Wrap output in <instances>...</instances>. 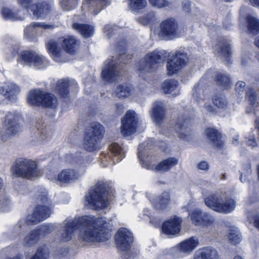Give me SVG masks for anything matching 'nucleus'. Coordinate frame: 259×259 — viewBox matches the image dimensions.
<instances>
[{"label":"nucleus","mask_w":259,"mask_h":259,"mask_svg":"<svg viewBox=\"0 0 259 259\" xmlns=\"http://www.w3.org/2000/svg\"><path fill=\"white\" fill-rule=\"evenodd\" d=\"M213 104L219 108L224 109L227 107V102L223 97H216L213 99Z\"/></svg>","instance_id":"53"},{"label":"nucleus","mask_w":259,"mask_h":259,"mask_svg":"<svg viewBox=\"0 0 259 259\" xmlns=\"http://www.w3.org/2000/svg\"><path fill=\"white\" fill-rule=\"evenodd\" d=\"M110 4V0H83L81 7L83 13L97 15Z\"/></svg>","instance_id":"17"},{"label":"nucleus","mask_w":259,"mask_h":259,"mask_svg":"<svg viewBox=\"0 0 259 259\" xmlns=\"http://www.w3.org/2000/svg\"><path fill=\"white\" fill-rule=\"evenodd\" d=\"M191 123L192 121L190 118L185 117L184 118L181 117L179 119L178 122L175 124L174 128L181 139H186L189 135L190 128L189 126Z\"/></svg>","instance_id":"27"},{"label":"nucleus","mask_w":259,"mask_h":259,"mask_svg":"<svg viewBox=\"0 0 259 259\" xmlns=\"http://www.w3.org/2000/svg\"><path fill=\"white\" fill-rule=\"evenodd\" d=\"M145 142L141 144L138 148V157L141 162H142L143 167L148 169H154L155 171L165 172L168 171L173 167L176 166L178 163V160L175 157H169L167 159L161 161L155 167L148 165L146 162H144L146 158V152L145 151Z\"/></svg>","instance_id":"11"},{"label":"nucleus","mask_w":259,"mask_h":259,"mask_svg":"<svg viewBox=\"0 0 259 259\" xmlns=\"http://www.w3.org/2000/svg\"><path fill=\"white\" fill-rule=\"evenodd\" d=\"M133 93V88L130 85L123 83L117 86L114 91V95L119 98H127Z\"/></svg>","instance_id":"37"},{"label":"nucleus","mask_w":259,"mask_h":259,"mask_svg":"<svg viewBox=\"0 0 259 259\" xmlns=\"http://www.w3.org/2000/svg\"><path fill=\"white\" fill-rule=\"evenodd\" d=\"M197 167L198 169L202 170H207L209 168L208 164L206 161H201L199 162L197 165Z\"/></svg>","instance_id":"61"},{"label":"nucleus","mask_w":259,"mask_h":259,"mask_svg":"<svg viewBox=\"0 0 259 259\" xmlns=\"http://www.w3.org/2000/svg\"><path fill=\"white\" fill-rule=\"evenodd\" d=\"M38 210L37 212L38 217H42V218L40 219L41 221H43L49 218L53 212L51 208L46 205H38L34 209V210Z\"/></svg>","instance_id":"46"},{"label":"nucleus","mask_w":259,"mask_h":259,"mask_svg":"<svg viewBox=\"0 0 259 259\" xmlns=\"http://www.w3.org/2000/svg\"><path fill=\"white\" fill-rule=\"evenodd\" d=\"M204 202L209 208L222 213H229L236 207L235 200L227 197L225 193L221 191L215 192L206 197Z\"/></svg>","instance_id":"5"},{"label":"nucleus","mask_w":259,"mask_h":259,"mask_svg":"<svg viewBox=\"0 0 259 259\" xmlns=\"http://www.w3.org/2000/svg\"><path fill=\"white\" fill-rule=\"evenodd\" d=\"M156 19V14L154 12L151 11L146 13L144 16L138 17L137 19V21L143 25H147L153 23Z\"/></svg>","instance_id":"48"},{"label":"nucleus","mask_w":259,"mask_h":259,"mask_svg":"<svg viewBox=\"0 0 259 259\" xmlns=\"http://www.w3.org/2000/svg\"><path fill=\"white\" fill-rule=\"evenodd\" d=\"M188 62V57L186 53L176 52L166 64L167 74L171 75L184 67Z\"/></svg>","instance_id":"16"},{"label":"nucleus","mask_w":259,"mask_h":259,"mask_svg":"<svg viewBox=\"0 0 259 259\" xmlns=\"http://www.w3.org/2000/svg\"><path fill=\"white\" fill-rule=\"evenodd\" d=\"M103 131L104 127L99 123H92L85 132L82 143L84 148L89 151L95 150Z\"/></svg>","instance_id":"9"},{"label":"nucleus","mask_w":259,"mask_h":259,"mask_svg":"<svg viewBox=\"0 0 259 259\" xmlns=\"http://www.w3.org/2000/svg\"><path fill=\"white\" fill-rule=\"evenodd\" d=\"M10 201L8 198H5L3 200H0V207L5 209L9 204Z\"/></svg>","instance_id":"62"},{"label":"nucleus","mask_w":259,"mask_h":259,"mask_svg":"<svg viewBox=\"0 0 259 259\" xmlns=\"http://www.w3.org/2000/svg\"><path fill=\"white\" fill-rule=\"evenodd\" d=\"M228 237L230 243L232 244H236L239 243L242 237L238 229L235 227L231 228Z\"/></svg>","instance_id":"47"},{"label":"nucleus","mask_w":259,"mask_h":259,"mask_svg":"<svg viewBox=\"0 0 259 259\" xmlns=\"http://www.w3.org/2000/svg\"><path fill=\"white\" fill-rule=\"evenodd\" d=\"M130 58L129 55L121 54L118 61L113 58L107 60L101 73L102 79L109 83L118 81L121 77V67L118 62L125 63L126 60Z\"/></svg>","instance_id":"7"},{"label":"nucleus","mask_w":259,"mask_h":259,"mask_svg":"<svg viewBox=\"0 0 259 259\" xmlns=\"http://www.w3.org/2000/svg\"><path fill=\"white\" fill-rule=\"evenodd\" d=\"M21 119V115L16 111L8 112L4 120L5 133L3 138L5 140L9 138L13 137L20 131L19 122Z\"/></svg>","instance_id":"13"},{"label":"nucleus","mask_w":259,"mask_h":259,"mask_svg":"<svg viewBox=\"0 0 259 259\" xmlns=\"http://www.w3.org/2000/svg\"><path fill=\"white\" fill-rule=\"evenodd\" d=\"M179 244L174 246L168 250H166V254H168L173 256H178L179 251Z\"/></svg>","instance_id":"58"},{"label":"nucleus","mask_w":259,"mask_h":259,"mask_svg":"<svg viewBox=\"0 0 259 259\" xmlns=\"http://www.w3.org/2000/svg\"><path fill=\"white\" fill-rule=\"evenodd\" d=\"M198 239L195 237L186 239L179 244L180 252L189 254L198 246Z\"/></svg>","instance_id":"32"},{"label":"nucleus","mask_w":259,"mask_h":259,"mask_svg":"<svg viewBox=\"0 0 259 259\" xmlns=\"http://www.w3.org/2000/svg\"><path fill=\"white\" fill-rule=\"evenodd\" d=\"M54 28V25L52 24L34 22L26 26L24 35L28 39H33L36 37L40 29H53Z\"/></svg>","instance_id":"22"},{"label":"nucleus","mask_w":259,"mask_h":259,"mask_svg":"<svg viewBox=\"0 0 259 259\" xmlns=\"http://www.w3.org/2000/svg\"><path fill=\"white\" fill-rule=\"evenodd\" d=\"M2 15L4 19L11 20H22L24 18L23 16L20 15L18 13H16L11 9L4 8L2 10Z\"/></svg>","instance_id":"45"},{"label":"nucleus","mask_w":259,"mask_h":259,"mask_svg":"<svg viewBox=\"0 0 259 259\" xmlns=\"http://www.w3.org/2000/svg\"><path fill=\"white\" fill-rule=\"evenodd\" d=\"M115 243L118 250L128 251L133 242L132 234L126 228L120 229L115 235Z\"/></svg>","instance_id":"18"},{"label":"nucleus","mask_w":259,"mask_h":259,"mask_svg":"<svg viewBox=\"0 0 259 259\" xmlns=\"http://www.w3.org/2000/svg\"><path fill=\"white\" fill-rule=\"evenodd\" d=\"M150 5L155 8L163 9L176 7L178 0H148Z\"/></svg>","instance_id":"36"},{"label":"nucleus","mask_w":259,"mask_h":259,"mask_svg":"<svg viewBox=\"0 0 259 259\" xmlns=\"http://www.w3.org/2000/svg\"><path fill=\"white\" fill-rule=\"evenodd\" d=\"M204 107L210 113L213 114L216 112L215 109L210 105H205Z\"/></svg>","instance_id":"64"},{"label":"nucleus","mask_w":259,"mask_h":259,"mask_svg":"<svg viewBox=\"0 0 259 259\" xmlns=\"http://www.w3.org/2000/svg\"><path fill=\"white\" fill-rule=\"evenodd\" d=\"M215 80L218 85L225 89L229 88L231 84L229 76L225 73L218 72L215 76Z\"/></svg>","instance_id":"41"},{"label":"nucleus","mask_w":259,"mask_h":259,"mask_svg":"<svg viewBox=\"0 0 259 259\" xmlns=\"http://www.w3.org/2000/svg\"><path fill=\"white\" fill-rule=\"evenodd\" d=\"M157 34L163 39H171L179 35L178 24L174 18L162 21L158 28Z\"/></svg>","instance_id":"14"},{"label":"nucleus","mask_w":259,"mask_h":259,"mask_svg":"<svg viewBox=\"0 0 259 259\" xmlns=\"http://www.w3.org/2000/svg\"><path fill=\"white\" fill-rule=\"evenodd\" d=\"M138 126V117L134 111H128L121 120V133L124 136L136 132Z\"/></svg>","instance_id":"15"},{"label":"nucleus","mask_w":259,"mask_h":259,"mask_svg":"<svg viewBox=\"0 0 259 259\" xmlns=\"http://www.w3.org/2000/svg\"><path fill=\"white\" fill-rule=\"evenodd\" d=\"M211 71H208L205 74V76L200 80V81L196 85H194L193 91L192 96L193 98L198 102L199 103L202 98L200 97L201 95L204 92L202 89L203 84L204 83V79L205 78H208L209 75H211Z\"/></svg>","instance_id":"39"},{"label":"nucleus","mask_w":259,"mask_h":259,"mask_svg":"<svg viewBox=\"0 0 259 259\" xmlns=\"http://www.w3.org/2000/svg\"><path fill=\"white\" fill-rule=\"evenodd\" d=\"M18 60L25 65L41 69L49 64L48 60L44 56L33 51H22Z\"/></svg>","instance_id":"12"},{"label":"nucleus","mask_w":259,"mask_h":259,"mask_svg":"<svg viewBox=\"0 0 259 259\" xmlns=\"http://www.w3.org/2000/svg\"><path fill=\"white\" fill-rule=\"evenodd\" d=\"M162 62L163 59L158 51L148 53L137 65L139 75L142 76L143 73L155 71Z\"/></svg>","instance_id":"10"},{"label":"nucleus","mask_w":259,"mask_h":259,"mask_svg":"<svg viewBox=\"0 0 259 259\" xmlns=\"http://www.w3.org/2000/svg\"><path fill=\"white\" fill-rule=\"evenodd\" d=\"M38 210H33L31 214L28 215L26 219L25 222L27 225H34L38 223L41 222L40 220L42 216L38 217L37 212Z\"/></svg>","instance_id":"51"},{"label":"nucleus","mask_w":259,"mask_h":259,"mask_svg":"<svg viewBox=\"0 0 259 259\" xmlns=\"http://www.w3.org/2000/svg\"><path fill=\"white\" fill-rule=\"evenodd\" d=\"M40 239L38 231L34 229L24 236L21 243L24 247H32L36 244Z\"/></svg>","instance_id":"31"},{"label":"nucleus","mask_w":259,"mask_h":259,"mask_svg":"<svg viewBox=\"0 0 259 259\" xmlns=\"http://www.w3.org/2000/svg\"><path fill=\"white\" fill-rule=\"evenodd\" d=\"M162 89L165 94H171L175 97L179 94L178 82L174 79L167 80L162 84Z\"/></svg>","instance_id":"35"},{"label":"nucleus","mask_w":259,"mask_h":259,"mask_svg":"<svg viewBox=\"0 0 259 259\" xmlns=\"http://www.w3.org/2000/svg\"><path fill=\"white\" fill-rule=\"evenodd\" d=\"M181 219L174 217L163 223L161 227L162 232L166 235H174L178 234L180 231Z\"/></svg>","instance_id":"25"},{"label":"nucleus","mask_w":259,"mask_h":259,"mask_svg":"<svg viewBox=\"0 0 259 259\" xmlns=\"http://www.w3.org/2000/svg\"><path fill=\"white\" fill-rule=\"evenodd\" d=\"M70 82L68 79H60L58 81L56 87V91L63 97H67L68 93V87Z\"/></svg>","instance_id":"43"},{"label":"nucleus","mask_w":259,"mask_h":259,"mask_svg":"<svg viewBox=\"0 0 259 259\" xmlns=\"http://www.w3.org/2000/svg\"><path fill=\"white\" fill-rule=\"evenodd\" d=\"M72 27L79 32L84 38L91 37L94 33V27L88 24L73 23Z\"/></svg>","instance_id":"33"},{"label":"nucleus","mask_w":259,"mask_h":259,"mask_svg":"<svg viewBox=\"0 0 259 259\" xmlns=\"http://www.w3.org/2000/svg\"><path fill=\"white\" fill-rule=\"evenodd\" d=\"M0 92L9 100H13L20 92V88L14 83H10L6 88H0Z\"/></svg>","instance_id":"34"},{"label":"nucleus","mask_w":259,"mask_h":259,"mask_svg":"<svg viewBox=\"0 0 259 259\" xmlns=\"http://www.w3.org/2000/svg\"><path fill=\"white\" fill-rule=\"evenodd\" d=\"M246 83L242 81H238L235 85V91L238 95H242L244 92Z\"/></svg>","instance_id":"56"},{"label":"nucleus","mask_w":259,"mask_h":259,"mask_svg":"<svg viewBox=\"0 0 259 259\" xmlns=\"http://www.w3.org/2000/svg\"><path fill=\"white\" fill-rule=\"evenodd\" d=\"M204 202L209 208L222 213H229L236 207L235 200L227 197L225 193L221 191L215 192L206 197Z\"/></svg>","instance_id":"4"},{"label":"nucleus","mask_w":259,"mask_h":259,"mask_svg":"<svg viewBox=\"0 0 259 259\" xmlns=\"http://www.w3.org/2000/svg\"><path fill=\"white\" fill-rule=\"evenodd\" d=\"M64 224L60 235L62 241L70 240L76 229L79 230V239L85 242H104L111 236L109 234L110 225L104 218L84 215L73 219L67 218Z\"/></svg>","instance_id":"1"},{"label":"nucleus","mask_w":259,"mask_h":259,"mask_svg":"<svg viewBox=\"0 0 259 259\" xmlns=\"http://www.w3.org/2000/svg\"><path fill=\"white\" fill-rule=\"evenodd\" d=\"M165 108V104L161 101H156L153 103L151 115L156 124H160L164 120Z\"/></svg>","instance_id":"26"},{"label":"nucleus","mask_w":259,"mask_h":259,"mask_svg":"<svg viewBox=\"0 0 259 259\" xmlns=\"http://www.w3.org/2000/svg\"><path fill=\"white\" fill-rule=\"evenodd\" d=\"M49 253L45 246H40L37 249L36 253L30 259H48Z\"/></svg>","instance_id":"49"},{"label":"nucleus","mask_w":259,"mask_h":259,"mask_svg":"<svg viewBox=\"0 0 259 259\" xmlns=\"http://www.w3.org/2000/svg\"><path fill=\"white\" fill-rule=\"evenodd\" d=\"M205 134L213 146L221 148L223 146L224 143L221 140V134L218 131L209 128L205 131Z\"/></svg>","instance_id":"30"},{"label":"nucleus","mask_w":259,"mask_h":259,"mask_svg":"<svg viewBox=\"0 0 259 259\" xmlns=\"http://www.w3.org/2000/svg\"><path fill=\"white\" fill-rule=\"evenodd\" d=\"M217 250L210 247H204L197 250L194 254V259H219Z\"/></svg>","instance_id":"29"},{"label":"nucleus","mask_w":259,"mask_h":259,"mask_svg":"<svg viewBox=\"0 0 259 259\" xmlns=\"http://www.w3.org/2000/svg\"><path fill=\"white\" fill-rule=\"evenodd\" d=\"M246 98L251 105L259 106V91L249 88L246 92Z\"/></svg>","instance_id":"44"},{"label":"nucleus","mask_w":259,"mask_h":259,"mask_svg":"<svg viewBox=\"0 0 259 259\" xmlns=\"http://www.w3.org/2000/svg\"><path fill=\"white\" fill-rule=\"evenodd\" d=\"M52 137V134H48L46 131H42L40 134V137L38 140V142L42 141L45 140L46 139L51 138Z\"/></svg>","instance_id":"60"},{"label":"nucleus","mask_w":259,"mask_h":259,"mask_svg":"<svg viewBox=\"0 0 259 259\" xmlns=\"http://www.w3.org/2000/svg\"><path fill=\"white\" fill-rule=\"evenodd\" d=\"M33 16L37 19H45L52 11V6L50 3L39 1L33 4L30 8Z\"/></svg>","instance_id":"20"},{"label":"nucleus","mask_w":259,"mask_h":259,"mask_svg":"<svg viewBox=\"0 0 259 259\" xmlns=\"http://www.w3.org/2000/svg\"><path fill=\"white\" fill-rule=\"evenodd\" d=\"M192 223L197 226L208 227L213 224L214 218L199 209H195L190 215Z\"/></svg>","instance_id":"23"},{"label":"nucleus","mask_w":259,"mask_h":259,"mask_svg":"<svg viewBox=\"0 0 259 259\" xmlns=\"http://www.w3.org/2000/svg\"><path fill=\"white\" fill-rule=\"evenodd\" d=\"M66 160L71 163L73 167L64 169L58 175L55 180L62 184L75 182L80 179L85 172V164L82 156L69 154L66 156Z\"/></svg>","instance_id":"2"},{"label":"nucleus","mask_w":259,"mask_h":259,"mask_svg":"<svg viewBox=\"0 0 259 259\" xmlns=\"http://www.w3.org/2000/svg\"><path fill=\"white\" fill-rule=\"evenodd\" d=\"M59 42L61 43L63 47V51L66 53V56L68 59V54H74L80 45L79 41L74 36L66 35L58 39Z\"/></svg>","instance_id":"24"},{"label":"nucleus","mask_w":259,"mask_h":259,"mask_svg":"<svg viewBox=\"0 0 259 259\" xmlns=\"http://www.w3.org/2000/svg\"><path fill=\"white\" fill-rule=\"evenodd\" d=\"M28 102L33 106H39L51 109H55L58 105L57 97L53 94L45 93L39 90L29 92Z\"/></svg>","instance_id":"8"},{"label":"nucleus","mask_w":259,"mask_h":259,"mask_svg":"<svg viewBox=\"0 0 259 259\" xmlns=\"http://www.w3.org/2000/svg\"><path fill=\"white\" fill-rule=\"evenodd\" d=\"M12 174L16 177L32 179L39 177L42 172L33 160L20 158L17 160L11 167Z\"/></svg>","instance_id":"6"},{"label":"nucleus","mask_w":259,"mask_h":259,"mask_svg":"<svg viewBox=\"0 0 259 259\" xmlns=\"http://www.w3.org/2000/svg\"><path fill=\"white\" fill-rule=\"evenodd\" d=\"M182 8L186 13H188L191 9V3L189 0H184L182 2Z\"/></svg>","instance_id":"59"},{"label":"nucleus","mask_w":259,"mask_h":259,"mask_svg":"<svg viewBox=\"0 0 259 259\" xmlns=\"http://www.w3.org/2000/svg\"><path fill=\"white\" fill-rule=\"evenodd\" d=\"M47 50L55 61L65 62L68 60L66 53L59 46L58 42L53 39L46 42Z\"/></svg>","instance_id":"21"},{"label":"nucleus","mask_w":259,"mask_h":259,"mask_svg":"<svg viewBox=\"0 0 259 259\" xmlns=\"http://www.w3.org/2000/svg\"><path fill=\"white\" fill-rule=\"evenodd\" d=\"M231 46L229 41L226 38H222L218 40L214 47L215 55L221 58L227 59L231 54Z\"/></svg>","instance_id":"28"},{"label":"nucleus","mask_w":259,"mask_h":259,"mask_svg":"<svg viewBox=\"0 0 259 259\" xmlns=\"http://www.w3.org/2000/svg\"><path fill=\"white\" fill-rule=\"evenodd\" d=\"M246 142L247 144L252 148L255 147L257 146V142L253 135H250L247 138Z\"/></svg>","instance_id":"57"},{"label":"nucleus","mask_w":259,"mask_h":259,"mask_svg":"<svg viewBox=\"0 0 259 259\" xmlns=\"http://www.w3.org/2000/svg\"><path fill=\"white\" fill-rule=\"evenodd\" d=\"M115 30V26L111 24L106 25L104 28V32L106 36L109 38L111 37L112 33Z\"/></svg>","instance_id":"54"},{"label":"nucleus","mask_w":259,"mask_h":259,"mask_svg":"<svg viewBox=\"0 0 259 259\" xmlns=\"http://www.w3.org/2000/svg\"><path fill=\"white\" fill-rule=\"evenodd\" d=\"M111 193V189L106 187L104 183L98 184L85 196V202L93 209L104 208L110 203L112 196Z\"/></svg>","instance_id":"3"},{"label":"nucleus","mask_w":259,"mask_h":259,"mask_svg":"<svg viewBox=\"0 0 259 259\" xmlns=\"http://www.w3.org/2000/svg\"><path fill=\"white\" fill-rule=\"evenodd\" d=\"M170 201L169 194L167 192H163L161 195L153 200V203L157 209H163L169 203Z\"/></svg>","instance_id":"40"},{"label":"nucleus","mask_w":259,"mask_h":259,"mask_svg":"<svg viewBox=\"0 0 259 259\" xmlns=\"http://www.w3.org/2000/svg\"><path fill=\"white\" fill-rule=\"evenodd\" d=\"M36 230L38 231L39 236L40 237L41 235H45L54 230L53 226L50 225H42L37 227Z\"/></svg>","instance_id":"52"},{"label":"nucleus","mask_w":259,"mask_h":259,"mask_svg":"<svg viewBox=\"0 0 259 259\" xmlns=\"http://www.w3.org/2000/svg\"><path fill=\"white\" fill-rule=\"evenodd\" d=\"M21 49V47L19 45H15L13 46L12 51V53L13 56H15L16 54H19V51Z\"/></svg>","instance_id":"63"},{"label":"nucleus","mask_w":259,"mask_h":259,"mask_svg":"<svg viewBox=\"0 0 259 259\" xmlns=\"http://www.w3.org/2000/svg\"><path fill=\"white\" fill-rule=\"evenodd\" d=\"M79 0H61L60 7L63 11H70L75 8Z\"/></svg>","instance_id":"50"},{"label":"nucleus","mask_w":259,"mask_h":259,"mask_svg":"<svg viewBox=\"0 0 259 259\" xmlns=\"http://www.w3.org/2000/svg\"><path fill=\"white\" fill-rule=\"evenodd\" d=\"M18 5L22 8L25 9L27 10H29L30 8L32 5V3L33 0H17Z\"/></svg>","instance_id":"55"},{"label":"nucleus","mask_w":259,"mask_h":259,"mask_svg":"<svg viewBox=\"0 0 259 259\" xmlns=\"http://www.w3.org/2000/svg\"><path fill=\"white\" fill-rule=\"evenodd\" d=\"M109 149L110 153L104 154L101 158V164L103 166H106L108 163L112 161L113 163L120 160L124 156V151L120 145L116 143L111 144Z\"/></svg>","instance_id":"19"},{"label":"nucleus","mask_w":259,"mask_h":259,"mask_svg":"<svg viewBox=\"0 0 259 259\" xmlns=\"http://www.w3.org/2000/svg\"><path fill=\"white\" fill-rule=\"evenodd\" d=\"M147 5L146 0H128V8L133 13H139Z\"/></svg>","instance_id":"38"},{"label":"nucleus","mask_w":259,"mask_h":259,"mask_svg":"<svg viewBox=\"0 0 259 259\" xmlns=\"http://www.w3.org/2000/svg\"><path fill=\"white\" fill-rule=\"evenodd\" d=\"M248 30L252 34H256L259 31V20L252 15L246 17Z\"/></svg>","instance_id":"42"}]
</instances>
